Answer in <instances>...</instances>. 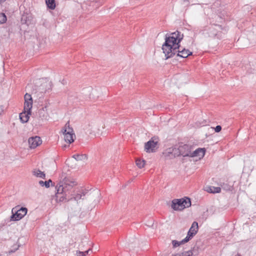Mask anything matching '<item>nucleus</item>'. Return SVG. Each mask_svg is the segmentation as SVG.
<instances>
[{"instance_id":"nucleus-1","label":"nucleus","mask_w":256,"mask_h":256,"mask_svg":"<svg viewBox=\"0 0 256 256\" xmlns=\"http://www.w3.org/2000/svg\"><path fill=\"white\" fill-rule=\"evenodd\" d=\"M183 38L184 34L178 30L171 33L170 35L168 34L166 35L165 42L162 46V50L166 59L172 58L176 54L177 57L182 58H186L189 56L192 55V52L188 49L184 48L180 51L179 50H177L176 48H172L170 46V44H172V46L180 44Z\"/></svg>"},{"instance_id":"nucleus-2","label":"nucleus","mask_w":256,"mask_h":256,"mask_svg":"<svg viewBox=\"0 0 256 256\" xmlns=\"http://www.w3.org/2000/svg\"><path fill=\"white\" fill-rule=\"evenodd\" d=\"M64 175L62 174L60 182L56 186V200L59 202L72 200V192H74V187L78 184L74 179Z\"/></svg>"},{"instance_id":"nucleus-3","label":"nucleus","mask_w":256,"mask_h":256,"mask_svg":"<svg viewBox=\"0 0 256 256\" xmlns=\"http://www.w3.org/2000/svg\"><path fill=\"white\" fill-rule=\"evenodd\" d=\"M191 206L190 199L188 197L174 199L172 202L171 207L174 210H182Z\"/></svg>"},{"instance_id":"nucleus-4","label":"nucleus","mask_w":256,"mask_h":256,"mask_svg":"<svg viewBox=\"0 0 256 256\" xmlns=\"http://www.w3.org/2000/svg\"><path fill=\"white\" fill-rule=\"evenodd\" d=\"M194 149V147L188 144H182L178 148H174L173 149V152L175 156H182L184 157H190L192 150Z\"/></svg>"},{"instance_id":"nucleus-5","label":"nucleus","mask_w":256,"mask_h":256,"mask_svg":"<svg viewBox=\"0 0 256 256\" xmlns=\"http://www.w3.org/2000/svg\"><path fill=\"white\" fill-rule=\"evenodd\" d=\"M96 195L98 197L100 193L98 192H96L93 193L86 190H82L79 191L76 194L72 193V200H74L76 201H78L80 200H84L86 198H92L94 195Z\"/></svg>"},{"instance_id":"nucleus-6","label":"nucleus","mask_w":256,"mask_h":256,"mask_svg":"<svg viewBox=\"0 0 256 256\" xmlns=\"http://www.w3.org/2000/svg\"><path fill=\"white\" fill-rule=\"evenodd\" d=\"M62 132L64 134V139L65 141L69 144H71L74 141L75 134L74 133L73 129L70 126L69 122H67L64 127L62 128Z\"/></svg>"},{"instance_id":"nucleus-7","label":"nucleus","mask_w":256,"mask_h":256,"mask_svg":"<svg viewBox=\"0 0 256 256\" xmlns=\"http://www.w3.org/2000/svg\"><path fill=\"white\" fill-rule=\"evenodd\" d=\"M222 30V26L219 24H214L212 25L210 28L208 30V36L210 38H220L222 37V32L221 30Z\"/></svg>"},{"instance_id":"nucleus-8","label":"nucleus","mask_w":256,"mask_h":256,"mask_svg":"<svg viewBox=\"0 0 256 256\" xmlns=\"http://www.w3.org/2000/svg\"><path fill=\"white\" fill-rule=\"evenodd\" d=\"M14 210H12V214L10 216V220L14 221L18 220L25 216L27 213L28 209L26 208L22 207L17 210L14 214Z\"/></svg>"},{"instance_id":"nucleus-9","label":"nucleus","mask_w":256,"mask_h":256,"mask_svg":"<svg viewBox=\"0 0 256 256\" xmlns=\"http://www.w3.org/2000/svg\"><path fill=\"white\" fill-rule=\"evenodd\" d=\"M198 226L196 222H194L190 228L186 236L184 238V242H188L191 240L194 236H195L198 232Z\"/></svg>"},{"instance_id":"nucleus-10","label":"nucleus","mask_w":256,"mask_h":256,"mask_svg":"<svg viewBox=\"0 0 256 256\" xmlns=\"http://www.w3.org/2000/svg\"><path fill=\"white\" fill-rule=\"evenodd\" d=\"M158 141H155L154 138H152L149 141L145 143L144 150L147 152H155L158 148Z\"/></svg>"},{"instance_id":"nucleus-11","label":"nucleus","mask_w":256,"mask_h":256,"mask_svg":"<svg viewBox=\"0 0 256 256\" xmlns=\"http://www.w3.org/2000/svg\"><path fill=\"white\" fill-rule=\"evenodd\" d=\"M24 110L31 112V109L32 107V98L30 94L26 93L24 96Z\"/></svg>"},{"instance_id":"nucleus-12","label":"nucleus","mask_w":256,"mask_h":256,"mask_svg":"<svg viewBox=\"0 0 256 256\" xmlns=\"http://www.w3.org/2000/svg\"><path fill=\"white\" fill-rule=\"evenodd\" d=\"M28 142L31 148H34L42 144V140L40 136H36L29 138Z\"/></svg>"},{"instance_id":"nucleus-13","label":"nucleus","mask_w":256,"mask_h":256,"mask_svg":"<svg viewBox=\"0 0 256 256\" xmlns=\"http://www.w3.org/2000/svg\"><path fill=\"white\" fill-rule=\"evenodd\" d=\"M206 149L204 148H198L194 150H192L190 157H198L200 159L202 158L205 154Z\"/></svg>"},{"instance_id":"nucleus-14","label":"nucleus","mask_w":256,"mask_h":256,"mask_svg":"<svg viewBox=\"0 0 256 256\" xmlns=\"http://www.w3.org/2000/svg\"><path fill=\"white\" fill-rule=\"evenodd\" d=\"M31 112H26L24 110L20 114V119L22 123H26L28 122L29 119V114H30Z\"/></svg>"},{"instance_id":"nucleus-15","label":"nucleus","mask_w":256,"mask_h":256,"mask_svg":"<svg viewBox=\"0 0 256 256\" xmlns=\"http://www.w3.org/2000/svg\"><path fill=\"white\" fill-rule=\"evenodd\" d=\"M46 106L43 107L38 110V116L42 120H46L48 118V114L46 112Z\"/></svg>"},{"instance_id":"nucleus-16","label":"nucleus","mask_w":256,"mask_h":256,"mask_svg":"<svg viewBox=\"0 0 256 256\" xmlns=\"http://www.w3.org/2000/svg\"><path fill=\"white\" fill-rule=\"evenodd\" d=\"M32 174L34 176L37 178H40L44 179L46 178V174L44 172H42L38 169H34L32 170Z\"/></svg>"},{"instance_id":"nucleus-17","label":"nucleus","mask_w":256,"mask_h":256,"mask_svg":"<svg viewBox=\"0 0 256 256\" xmlns=\"http://www.w3.org/2000/svg\"><path fill=\"white\" fill-rule=\"evenodd\" d=\"M72 158L77 161H85L88 159V156L86 154H74L72 156Z\"/></svg>"},{"instance_id":"nucleus-18","label":"nucleus","mask_w":256,"mask_h":256,"mask_svg":"<svg viewBox=\"0 0 256 256\" xmlns=\"http://www.w3.org/2000/svg\"><path fill=\"white\" fill-rule=\"evenodd\" d=\"M88 238L86 236H82L80 238V242L78 245V248L83 250L85 245L88 244Z\"/></svg>"},{"instance_id":"nucleus-19","label":"nucleus","mask_w":256,"mask_h":256,"mask_svg":"<svg viewBox=\"0 0 256 256\" xmlns=\"http://www.w3.org/2000/svg\"><path fill=\"white\" fill-rule=\"evenodd\" d=\"M46 3L48 8L54 10L56 8L55 0H46Z\"/></svg>"},{"instance_id":"nucleus-20","label":"nucleus","mask_w":256,"mask_h":256,"mask_svg":"<svg viewBox=\"0 0 256 256\" xmlns=\"http://www.w3.org/2000/svg\"><path fill=\"white\" fill-rule=\"evenodd\" d=\"M50 183L52 185V180L50 179L47 181L44 182L42 180H40L38 182V184L42 186H45L46 188H48L50 186Z\"/></svg>"},{"instance_id":"nucleus-21","label":"nucleus","mask_w":256,"mask_h":256,"mask_svg":"<svg viewBox=\"0 0 256 256\" xmlns=\"http://www.w3.org/2000/svg\"><path fill=\"white\" fill-rule=\"evenodd\" d=\"M206 190L211 193H219L220 192L221 188L220 187L210 186Z\"/></svg>"},{"instance_id":"nucleus-22","label":"nucleus","mask_w":256,"mask_h":256,"mask_svg":"<svg viewBox=\"0 0 256 256\" xmlns=\"http://www.w3.org/2000/svg\"><path fill=\"white\" fill-rule=\"evenodd\" d=\"M184 238L180 242L176 240H173L172 241V244L173 248H176L177 246H180V244H184V243L188 242H184Z\"/></svg>"},{"instance_id":"nucleus-23","label":"nucleus","mask_w":256,"mask_h":256,"mask_svg":"<svg viewBox=\"0 0 256 256\" xmlns=\"http://www.w3.org/2000/svg\"><path fill=\"white\" fill-rule=\"evenodd\" d=\"M136 165L140 168H142L145 165V160L140 159H136Z\"/></svg>"},{"instance_id":"nucleus-24","label":"nucleus","mask_w":256,"mask_h":256,"mask_svg":"<svg viewBox=\"0 0 256 256\" xmlns=\"http://www.w3.org/2000/svg\"><path fill=\"white\" fill-rule=\"evenodd\" d=\"M7 20L6 16L4 13L0 14V24H4Z\"/></svg>"},{"instance_id":"nucleus-25","label":"nucleus","mask_w":256,"mask_h":256,"mask_svg":"<svg viewBox=\"0 0 256 256\" xmlns=\"http://www.w3.org/2000/svg\"><path fill=\"white\" fill-rule=\"evenodd\" d=\"M90 250H92V249L90 248H88V250L84 252L77 251L76 254L78 256H85L88 254V252Z\"/></svg>"},{"instance_id":"nucleus-26","label":"nucleus","mask_w":256,"mask_h":256,"mask_svg":"<svg viewBox=\"0 0 256 256\" xmlns=\"http://www.w3.org/2000/svg\"><path fill=\"white\" fill-rule=\"evenodd\" d=\"M222 188L226 190H232V186L228 184L224 183L222 186Z\"/></svg>"},{"instance_id":"nucleus-27","label":"nucleus","mask_w":256,"mask_h":256,"mask_svg":"<svg viewBox=\"0 0 256 256\" xmlns=\"http://www.w3.org/2000/svg\"><path fill=\"white\" fill-rule=\"evenodd\" d=\"M170 46H172V48H177V50H179L180 51H181V50H182V49L184 48L180 45V44H174V46H172V44H170Z\"/></svg>"},{"instance_id":"nucleus-28","label":"nucleus","mask_w":256,"mask_h":256,"mask_svg":"<svg viewBox=\"0 0 256 256\" xmlns=\"http://www.w3.org/2000/svg\"><path fill=\"white\" fill-rule=\"evenodd\" d=\"M222 130V126L220 125L216 126L214 128V130L216 132H218Z\"/></svg>"},{"instance_id":"nucleus-29","label":"nucleus","mask_w":256,"mask_h":256,"mask_svg":"<svg viewBox=\"0 0 256 256\" xmlns=\"http://www.w3.org/2000/svg\"><path fill=\"white\" fill-rule=\"evenodd\" d=\"M5 224H6L5 222L1 223L0 224V227L2 228V226H5Z\"/></svg>"},{"instance_id":"nucleus-30","label":"nucleus","mask_w":256,"mask_h":256,"mask_svg":"<svg viewBox=\"0 0 256 256\" xmlns=\"http://www.w3.org/2000/svg\"><path fill=\"white\" fill-rule=\"evenodd\" d=\"M235 256H242L240 254H238L236 255Z\"/></svg>"},{"instance_id":"nucleus-31","label":"nucleus","mask_w":256,"mask_h":256,"mask_svg":"<svg viewBox=\"0 0 256 256\" xmlns=\"http://www.w3.org/2000/svg\"><path fill=\"white\" fill-rule=\"evenodd\" d=\"M15 252V250H11L10 252H10Z\"/></svg>"},{"instance_id":"nucleus-32","label":"nucleus","mask_w":256,"mask_h":256,"mask_svg":"<svg viewBox=\"0 0 256 256\" xmlns=\"http://www.w3.org/2000/svg\"><path fill=\"white\" fill-rule=\"evenodd\" d=\"M184 2H188L189 0H183Z\"/></svg>"},{"instance_id":"nucleus-33","label":"nucleus","mask_w":256,"mask_h":256,"mask_svg":"<svg viewBox=\"0 0 256 256\" xmlns=\"http://www.w3.org/2000/svg\"><path fill=\"white\" fill-rule=\"evenodd\" d=\"M177 256V255H176V256Z\"/></svg>"}]
</instances>
